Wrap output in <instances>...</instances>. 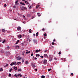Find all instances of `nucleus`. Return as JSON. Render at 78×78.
<instances>
[{
	"label": "nucleus",
	"mask_w": 78,
	"mask_h": 78,
	"mask_svg": "<svg viewBox=\"0 0 78 78\" xmlns=\"http://www.w3.org/2000/svg\"><path fill=\"white\" fill-rule=\"evenodd\" d=\"M31 65L32 66L33 68H34V67H36V64L34 63H32L31 64Z\"/></svg>",
	"instance_id": "7ed1b4c3"
},
{
	"label": "nucleus",
	"mask_w": 78,
	"mask_h": 78,
	"mask_svg": "<svg viewBox=\"0 0 78 78\" xmlns=\"http://www.w3.org/2000/svg\"><path fill=\"white\" fill-rule=\"evenodd\" d=\"M51 70V69H48V72H50V70Z\"/></svg>",
	"instance_id": "f704fd0d"
},
{
	"label": "nucleus",
	"mask_w": 78,
	"mask_h": 78,
	"mask_svg": "<svg viewBox=\"0 0 78 78\" xmlns=\"http://www.w3.org/2000/svg\"><path fill=\"white\" fill-rule=\"evenodd\" d=\"M54 60H57V58H56L55 57H54Z\"/></svg>",
	"instance_id": "bb28decb"
},
{
	"label": "nucleus",
	"mask_w": 78,
	"mask_h": 78,
	"mask_svg": "<svg viewBox=\"0 0 78 78\" xmlns=\"http://www.w3.org/2000/svg\"><path fill=\"white\" fill-rule=\"evenodd\" d=\"M55 39H54L53 40V42H55Z\"/></svg>",
	"instance_id": "4d7b16f0"
},
{
	"label": "nucleus",
	"mask_w": 78,
	"mask_h": 78,
	"mask_svg": "<svg viewBox=\"0 0 78 78\" xmlns=\"http://www.w3.org/2000/svg\"><path fill=\"white\" fill-rule=\"evenodd\" d=\"M15 4L16 5H19V3H18V1H16L15 2Z\"/></svg>",
	"instance_id": "1a4fd4ad"
},
{
	"label": "nucleus",
	"mask_w": 78,
	"mask_h": 78,
	"mask_svg": "<svg viewBox=\"0 0 78 78\" xmlns=\"http://www.w3.org/2000/svg\"><path fill=\"white\" fill-rule=\"evenodd\" d=\"M20 4H21V5H24V6H25V3H24L23 2H20Z\"/></svg>",
	"instance_id": "dca6fc26"
},
{
	"label": "nucleus",
	"mask_w": 78,
	"mask_h": 78,
	"mask_svg": "<svg viewBox=\"0 0 78 78\" xmlns=\"http://www.w3.org/2000/svg\"><path fill=\"white\" fill-rule=\"evenodd\" d=\"M2 38L0 37V42L2 41Z\"/></svg>",
	"instance_id": "2f4dec72"
},
{
	"label": "nucleus",
	"mask_w": 78,
	"mask_h": 78,
	"mask_svg": "<svg viewBox=\"0 0 78 78\" xmlns=\"http://www.w3.org/2000/svg\"><path fill=\"white\" fill-rule=\"evenodd\" d=\"M15 48H19V46H17V45L16 46H15Z\"/></svg>",
	"instance_id": "6ab92c4d"
},
{
	"label": "nucleus",
	"mask_w": 78,
	"mask_h": 78,
	"mask_svg": "<svg viewBox=\"0 0 78 78\" xmlns=\"http://www.w3.org/2000/svg\"><path fill=\"white\" fill-rule=\"evenodd\" d=\"M22 62H24V60L22 59Z\"/></svg>",
	"instance_id": "58836bf2"
},
{
	"label": "nucleus",
	"mask_w": 78,
	"mask_h": 78,
	"mask_svg": "<svg viewBox=\"0 0 78 78\" xmlns=\"http://www.w3.org/2000/svg\"><path fill=\"white\" fill-rule=\"evenodd\" d=\"M36 35V34H33V36H35Z\"/></svg>",
	"instance_id": "5fc2aeb1"
},
{
	"label": "nucleus",
	"mask_w": 78,
	"mask_h": 78,
	"mask_svg": "<svg viewBox=\"0 0 78 78\" xmlns=\"http://www.w3.org/2000/svg\"><path fill=\"white\" fill-rule=\"evenodd\" d=\"M18 71H20V72H21L22 70H21V69H19L18 70Z\"/></svg>",
	"instance_id": "72a5a7b5"
},
{
	"label": "nucleus",
	"mask_w": 78,
	"mask_h": 78,
	"mask_svg": "<svg viewBox=\"0 0 78 78\" xmlns=\"http://www.w3.org/2000/svg\"><path fill=\"white\" fill-rule=\"evenodd\" d=\"M33 54L32 53L31 55V56H33Z\"/></svg>",
	"instance_id": "a18cd8bd"
},
{
	"label": "nucleus",
	"mask_w": 78,
	"mask_h": 78,
	"mask_svg": "<svg viewBox=\"0 0 78 78\" xmlns=\"http://www.w3.org/2000/svg\"><path fill=\"white\" fill-rule=\"evenodd\" d=\"M63 60H66V59L65 58L63 59Z\"/></svg>",
	"instance_id": "774afa93"
},
{
	"label": "nucleus",
	"mask_w": 78,
	"mask_h": 78,
	"mask_svg": "<svg viewBox=\"0 0 78 78\" xmlns=\"http://www.w3.org/2000/svg\"><path fill=\"white\" fill-rule=\"evenodd\" d=\"M12 69L11 68L9 69V72H11V71H12Z\"/></svg>",
	"instance_id": "b1692460"
},
{
	"label": "nucleus",
	"mask_w": 78,
	"mask_h": 78,
	"mask_svg": "<svg viewBox=\"0 0 78 78\" xmlns=\"http://www.w3.org/2000/svg\"><path fill=\"white\" fill-rule=\"evenodd\" d=\"M33 41L35 44H37V41H36V40L35 39L33 40Z\"/></svg>",
	"instance_id": "0eeeda50"
},
{
	"label": "nucleus",
	"mask_w": 78,
	"mask_h": 78,
	"mask_svg": "<svg viewBox=\"0 0 78 78\" xmlns=\"http://www.w3.org/2000/svg\"><path fill=\"white\" fill-rule=\"evenodd\" d=\"M23 18H24V19H25V16H24V15H23Z\"/></svg>",
	"instance_id": "c03bdc74"
},
{
	"label": "nucleus",
	"mask_w": 78,
	"mask_h": 78,
	"mask_svg": "<svg viewBox=\"0 0 78 78\" xmlns=\"http://www.w3.org/2000/svg\"><path fill=\"white\" fill-rule=\"evenodd\" d=\"M35 71H37V69H35Z\"/></svg>",
	"instance_id": "49530a36"
},
{
	"label": "nucleus",
	"mask_w": 78,
	"mask_h": 78,
	"mask_svg": "<svg viewBox=\"0 0 78 78\" xmlns=\"http://www.w3.org/2000/svg\"><path fill=\"white\" fill-rule=\"evenodd\" d=\"M9 77L11 76V74L10 73L9 74Z\"/></svg>",
	"instance_id": "c756f323"
},
{
	"label": "nucleus",
	"mask_w": 78,
	"mask_h": 78,
	"mask_svg": "<svg viewBox=\"0 0 78 78\" xmlns=\"http://www.w3.org/2000/svg\"><path fill=\"white\" fill-rule=\"evenodd\" d=\"M22 10H23H23H24V8H23V7H22V8L21 9Z\"/></svg>",
	"instance_id": "4c0bfd02"
},
{
	"label": "nucleus",
	"mask_w": 78,
	"mask_h": 78,
	"mask_svg": "<svg viewBox=\"0 0 78 78\" xmlns=\"http://www.w3.org/2000/svg\"><path fill=\"white\" fill-rule=\"evenodd\" d=\"M71 75H73V73H71Z\"/></svg>",
	"instance_id": "6e6d98bb"
},
{
	"label": "nucleus",
	"mask_w": 78,
	"mask_h": 78,
	"mask_svg": "<svg viewBox=\"0 0 78 78\" xmlns=\"http://www.w3.org/2000/svg\"><path fill=\"white\" fill-rule=\"evenodd\" d=\"M36 51L35 53H37L39 51L38 50H36Z\"/></svg>",
	"instance_id": "c85d7f7f"
},
{
	"label": "nucleus",
	"mask_w": 78,
	"mask_h": 78,
	"mask_svg": "<svg viewBox=\"0 0 78 78\" xmlns=\"http://www.w3.org/2000/svg\"><path fill=\"white\" fill-rule=\"evenodd\" d=\"M54 44H55V43L54 42H52V45H54Z\"/></svg>",
	"instance_id": "8fccbe9b"
},
{
	"label": "nucleus",
	"mask_w": 78,
	"mask_h": 78,
	"mask_svg": "<svg viewBox=\"0 0 78 78\" xmlns=\"http://www.w3.org/2000/svg\"><path fill=\"white\" fill-rule=\"evenodd\" d=\"M36 8H38V6H37V5L36 6Z\"/></svg>",
	"instance_id": "e2e57ef3"
},
{
	"label": "nucleus",
	"mask_w": 78,
	"mask_h": 78,
	"mask_svg": "<svg viewBox=\"0 0 78 78\" xmlns=\"http://www.w3.org/2000/svg\"><path fill=\"white\" fill-rule=\"evenodd\" d=\"M4 6H5V7H6V4H5L4 5Z\"/></svg>",
	"instance_id": "ea45409f"
},
{
	"label": "nucleus",
	"mask_w": 78,
	"mask_h": 78,
	"mask_svg": "<svg viewBox=\"0 0 78 78\" xmlns=\"http://www.w3.org/2000/svg\"><path fill=\"white\" fill-rule=\"evenodd\" d=\"M25 64H28V62L27 61H26Z\"/></svg>",
	"instance_id": "4be33fe9"
},
{
	"label": "nucleus",
	"mask_w": 78,
	"mask_h": 78,
	"mask_svg": "<svg viewBox=\"0 0 78 78\" xmlns=\"http://www.w3.org/2000/svg\"><path fill=\"white\" fill-rule=\"evenodd\" d=\"M29 42H31V40H30V39H29Z\"/></svg>",
	"instance_id": "de8ad7c7"
},
{
	"label": "nucleus",
	"mask_w": 78,
	"mask_h": 78,
	"mask_svg": "<svg viewBox=\"0 0 78 78\" xmlns=\"http://www.w3.org/2000/svg\"><path fill=\"white\" fill-rule=\"evenodd\" d=\"M7 55H10V52L8 51L7 52Z\"/></svg>",
	"instance_id": "4468645a"
},
{
	"label": "nucleus",
	"mask_w": 78,
	"mask_h": 78,
	"mask_svg": "<svg viewBox=\"0 0 78 78\" xmlns=\"http://www.w3.org/2000/svg\"><path fill=\"white\" fill-rule=\"evenodd\" d=\"M18 63L19 64H21V62H18Z\"/></svg>",
	"instance_id": "09e8293b"
},
{
	"label": "nucleus",
	"mask_w": 78,
	"mask_h": 78,
	"mask_svg": "<svg viewBox=\"0 0 78 78\" xmlns=\"http://www.w3.org/2000/svg\"><path fill=\"white\" fill-rule=\"evenodd\" d=\"M27 5H28V4H29V3L28 2L27 3Z\"/></svg>",
	"instance_id": "603ef678"
},
{
	"label": "nucleus",
	"mask_w": 78,
	"mask_h": 78,
	"mask_svg": "<svg viewBox=\"0 0 78 78\" xmlns=\"http://www.w3.org/2000/svg\"><path fill=\"white\" fill-rule=\"evenodd\" d=\"M44 36H47V34H46V33L44 34Z\"/></svg>",
	"instance_id": "c9c22d12"
},
{
	"label": "nucleus",
	"mask_w": 78,
	"mask_h": 78,
	"mask_svg": "<svg viewBox=\"0 0 78 78\" xmlns=\"http://www.w3.org/2000/svg\"><path fill=\"white\" fill-rule=\"evenodd\" d=\"M37 15L39 17H40L41 16V14H40L39 13H37Z\"/></svg>",
	"instance_id": "5701e85b"
},
{
	"label": "nucleus",
	"mask_w": 78,
	"mask_h": 78,
	"mask_svg": "<svg viewBox=\"0 0 78 78\" xmlns=\"http://www.w3.org/2000/svg\"><path fill=\"white\" fill-rule=\"evenodd\" d=\"M10 48V47L9 46H8L5 48V49L6 50H9V49Z\"/></svg>",
	"instance_id": "6e6552de"
},
{
	"label": "nucleus",
	"mask_w": 78,
	"mask_h": 78,
	"mask_svg": "<svg viewBox=\"0 0 78 78\" xmlns=\"http://www.w3.org/2000/svg\"><path fill=\"white\" fill-rule=\"evenodd\" d=\"M17 65V62H12L10 64V65L11 66H13V65Z\"/></svg>",
	"instance_id": "f257e3e1"
},
{
	"label": "nucleus",
	"mask_w": 78,
	"mask_h": 78,
	"mask_svg": "<svg viewBox=\"0 0 78 78\" xmlns=\"http://www.w3.org/2000/svg\"><path fill=\"white\" fill-rule=\"evenodd\" d=\"M24 2L25 3H27V1H25Z\"/></svg>",
	"instance_id": "37998d69"
},
{
	"label": "nucleus",
	"mask_w": 78,
	"mask_h": 78,
	"mask_svg": "<svg viewBox=\"0 0 78 78\" xmlns=\"http://www.w3.org/2000/svg\"><path fill=\"white\" fill-rule=\"evenodd\" d=\"M16 59H17V60H19V61H20V59H21V57H16Z\"/></svg>",
	"instance_id": "423d86ee"
},
{
	"label": "nucleus",
	"mask_w": 78,
	"mask_h": 78,
	"mask_svg": "<svg viewBox=\"0 0 78 78\" xmlns=\"http://www.w3.org/2000/svg\"><path fill=\"white\" fill-rule=\"evenodd\" d=\"M2 32H5V29H2Z\"/></svg>",
	"instance_id": "a211bd4d"
},
{
	"label": "nucleus",
	"mask_w": 78,
	"mask_h": 78,
	"mask_svg": "<svg viewBox=\"0 0 78 78\" xmlns=\"http://www.w3.org/2000/svg\"><path fill=\"white\" fill-rule=\"evenodd\" d=\"M28 7L29 8V9H31V8H32V7H31V6L29 5H28Z\"/></svg>",
	"instance_id": "f8f14e48"
},
{
	"label": "nucleus",
	"mask_w": 78,
	"mask_h": 78,
	"mask_svg": "<svg viewBox=\"0 0 78 78\" xmlns=\"http://www.w3.org/2000/svg\"><path fill=\"white\" fill-rule=\"evenodd\" d=\"M28 53H30V51H29Z\"/></svg>",
	"instance_id": "0e129e2a"
},
{
	"label": "nucleus",
	"mask_w": 78,
	"mask_h": 78,
	"mask_svg": "<svg viewBox=\"0 0 78 78\" xmlns=\"http://www.w3.org/2000/svg\"><path fill=\"white\" fill-rule=\"evenodd\" d=\"M38 36V32H37L36 34V36L37 37Z\"/></svg>",
	"instance_id": "a878e982"
},
{
	"label": "nucleus",
	"mask_w": 78,
	"mask_h": 78,
	"mask_svg": "<svg viewBox=\"0 0 78 78\" xmlns=\"http://www.w3.org/2000/svg\"><path fill=\"white\" fill-rule=\"evenodd\" d=\"M21 28L20 27H17V31H21Z\"/></svg>",
	"instance_id": "20e7f679"
},
{
	"label": "nucleus",
	"mask_w": 78,
	"mask_h": 78,
	"mask_svg": "<svg viewBox=\"0 0 78 78\" xmlns=\"http://www.w3.org/2000/svg\"><path fill=\"white\" fill-rule=\"evenodd\" d=\"M23 8L24 9H25V10H27V7H24V6H23Z\"/></svg>",
	"instance_id": "ddd939ff"
},
{
	"label": "nucleus",
	"mask_w": 78,
	"mask_h": 78,
	"mask_svg": "<svg viewBox=\"0 0 78 78\" xmlns=\"http://www.w3.org/2000/svg\"><path fill=\"white\" fill-rule=\"evenodd\" d=\"M31 29H30L29 30V33H31Z\"/></svg>",
	"instance_id": "393cba45"
},
{
	"label": "nucleus",
	"mask_w": 78,
	"mask_h": 78,
	"mask_svg": "<svg viewBox=\"0 0 78 78\" xmlns=\"http://www.w3.org/2000/svg\"><path fill=\"white\" fill-rule=\"evenodd\" d=\"M41 78H45V76H41Z\"/></svg>",
	"instance_id": "473e14b6"
},
{
	"label": "nucleus",
	"mask_w": 78,
	"mask_h": 78,
	"mask_svg": "<svg viewBox=\"0 0 78 78\" xmlns=\"http://www.w3.org/2000/svg\"><path fill=\"white\" fill-rule=\"evenodd\" d=\"M43 62L44 64H46L47 62V61L46 59H44L43 60Z\"/></svg>",
	"instance_id": "f03ea898"
},
{
	"label": "nucleus",
	"mask_w": 78,
	"mask_h": 78,
	"mask_svg": "<svg viewBox=\"0 0 78 78\" xmlns=\"http://www.w3.org/2000/svg\"><path fill=\"white\" fill-rule=\"evenodd\" d=\"M61 54V52L60 51V52H59V53H58V54L59 55H60V54Z\"/></svg>",
	"instance_id": "a19ab883"
},
{
	"label": "nucleus",
	"mask_w": 78,
	"mask_h": 78,
	"mask_svg": "<svg viewBox=\"0 0 78 78\" xmlns=\"http://www.w3.org/2000/svg\"><path fill=\"white\" fill-rule=\"evenodd\" d=\"M40 57H41V58H42V59H43V58H44V57H43V56L41 55V56H40Z\"/></svg>",
	"instance_id": "e433bc0d"
},
{
	"label": "nucleus",
	"mask_w": 78,
	"mask_h": 78,
	"mask_svg": "<svg viewBox=\"0 0 78 78\" xmlns=\"http://www.w3.org/2000/svg\"><path fill=\"white\" fill-rule=\"evenodd\" d=\"M14 69L15 70H17V67H15V66H14Z\"/></svg>",
	"instance_id": "2eb2a0df"
},
{
	"label": "nucleus",
	"mask_w": 78,
	"mask_h": 78,
	"mask_svg": "<svg viewBox=\"0 0 78 78\" xmlns=\"http://www.w3.org/2000/svg\"><path fill=\"white\" fill-rule=\"evenodd\" d=\"M49 60L50 61H51L52 60V57H49Z\"/></svg>",
	"instance_id": "9d476101"
},
{
	"label": "nucleus",
	"mask_w": 78,
	"mask_h": 78,
	"mask_svg": "<svg viewBox=\"0 0 78 78\" xmlns=\"http://www.w3.org/2000/svg\"><path fill=\"white\" fill-rule=\"evenodd\" d=\"M19 42V40H17L16 42L15 43L16 45H17V44Z\"/></svg>",
	"instance_id": "f3484780"
},
{
	"label": "nucleus",
	"mask_w": 78,
	"mask_h": 78,
	"mask_svg": "<svg viewBox=\"0 0 78 78\" xmlns=\"http://www.w3.org/2000/svg\"><path fill=\"white\" fill-rule=\"evenodd\" d=\"M3 70V69H2V68H1L0 69V72H2Z\"/></svg>",
	"instance_id": "aec40b11"
},
{
	"label": "nucleus",
	"mask_w": 78,
	"mask_h": 78,
	"mask_svg": "<svg viewBox=\"0 0 78 78\" xmlns=\"http://www.w3.org/2000/svg\"><path fill=\"white\" fill-rule=\"evenodd\" d=\"M42 30H43V31H44V30H45V29H42Z\"/></svg>",
	"instance_id": "680f3d73"
},
{
	"label": "nucleus",
	"mask_w": 78,
	"mask_h": 78,
	"mask_svg": "<svg viewBox=\"0 0 78 78\" xmlns=\"http://www.w3.org/2000/svg\"><path fill=\"white\" fill-rule=\"evenodd\" d=\"M5 42H6L5 40H4L3 41H2V43L3 44H4Z\"/></svg>",
	"instance_id": "cd10ccee"
},
{
	"label": "nucleus",
	"mask_w": 78,
	"mask_h": 78,
	"mask_svg": "<svg viewBox=\"0 0 78 78\" xmlns=\"http://www.w3.org/2000/svg\"><path fill=\"white\" fill-rule=\"evenodd\" d=\"M36 57H37V56H40V55H39V54H37L36 55Z\"/></svg>",
	"instance_id": "412c9836"
},
{
	"label": "nucleus",
	"mask_w": 78,
	"mask_h": 78,
	"mask_svg": "<svg viewBox=\"0 0 78 78\" xmlns=\"http://www.w3.org/2000/svg\"><path fill=\"white\" fill-rule=\"evenodd\" d=\"M16 65H17L18 66H19V63H16Z\"/></svg>",
	"instance_id": "79ce46f5"
},
{
	"label": "nucleus",
	"mask_w": 78,
	"mask_h": 78,
	"mask_svg": "<svg viewBox=\"0 0 78 78\" xmlns=\"http://www.w3.org/2000/svg\"><path fill=\"white\" fill-rule=\"evenodd\" d=\"M20 76H21V75H20V74H19L18 75V76H20Z\"/></svg>",
	"instance_id": "3c124183"
},
{
	"label": "nucleus",
	"mask_w": 78,
	"mask_h": 78,
	"mask_svg": "<svg viewBox=\"0 0 78 78\" xmlns=\"http://www.w3.org/2000/svg\"><path fill=\"white\" fill-rule=\"evenodd\" d=\"M44 56L45 58H48V55L46 54H44Z\"/></svg>",
	"instance_id": "39448f33"
},
{
	"label": "nucleus",
	"mask_w": 78,
	"mask_h": 78,
	"mask_svg": "<svg viewBox=\"0 0 78 78\" xmlns=\"http://www.w3.org/2000/svg\"><path fill=\"white\" fill-rule=\"evenodd\" d=\"M8 64H6L5 67H8Z\"/></svg>",
	"instance_id": "7c9ffc66"
},
{
	"label": "nucleus",
	"mask_w": 78,
	"mask_h": 78,
	"mask_svg": "<svg viewBox=\"0 0 78 78\" xmlns=\"http://www.w3.org/2000/svg\"><path fill=\"white\" fill-rule=\"evenodd\" d=\"M18 37H19L20 39L22 38V35L20 34L19 35H18Z\"/></svg>",
	"instance_id": "9b49d317"
},
{
	"label": "nucleus",
	"mask_w": 78,
	"mask_h": 78,
	"mask_svg": "<svg viewBox=\"0 0 78 78\" xmlns=\"http://www.w3.org/2000/svg\"><path fill=\"white\" fill-rule=\"evenodd\" d=\"M15 76H16V77H17V76H16V74L15 75Z\"/></svg>",
	"instance_id": "13d9d810"
},
{
	"label": "nucleus",
	"mask_w": 78,
	"mask_h": 78,
	"mask_svg": "<svg viewBox=\"0 0 78 78\" xmlns=\"http://www.w3.org/2000/svg\"><path fill=\"white\" fill-rule=\"evenodd\" d=\"M37 6H38V7H39V6H40V5H37Z\"/></svg>",
	"instance_id": "864d4df0"
},
{
	"label": "nucleus",
	"mask_w": 78,
	"mask_h": 78,
	"mask_svg": "<svg viewBox=\"0 0 78 78\" xmlns=\"http://www.w3.org/2000/svg\"><path fill=\"white\" fill-rule=\"evenodd\" d=\"M41 51V50L39 49V50H38V52H39V51Z\"/></svg>",
	"instance_id": "052dcab7"
},
{
	"label": "nucleus",
	"mask_w": 78,
	"mask_h": 78,
	"mask_svg": "<svg viewBox=\"0 0 78 78\" xmlns=\"http://www.w3.org/2000/svg\"><path fill=\"white\" fill-rule=\"evenodd\" d=\"M13 8H16V6H13Z\"/></svg>",
	"instance_id": "bf43d9fd"
},
{
	"label": "nucleus",
	"mask_w": 78,
	"mask_h": 78,
	"mask_svg": "<svg viewBox=\"0 0 78 78\" xmlns=\"http://www.w3.org/2000/svg\"><path fill=\"white\" fill-rule=\"evenodd\" d=\"M26 53L27 54H28V52H26Z\"/></svg>",
	"instance_id": "338daca9"
},
{
	"label": "nucleus",
	"mask_w": 78,
	"mask_h": 78,
	"mask_svg": "<svg viewBox=\"0 0 78 78\" xmlns=\"http://www.w3.org/2000/svg\"><path fill=\"white\" fill-rule=\"evenodd\" d=\"M35 60H36V59H37V58L36 57H35Z\"/></svg>",
	"instance_id": "69168bd1"
}]
</instances>
